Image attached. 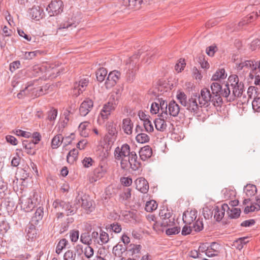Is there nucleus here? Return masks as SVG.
Segmentation results:
<instances>
[{
  "instance_id": "f257e3e1",
  "label": "nucleus",
  "mask_w": 260,
  "mask_h": 260,
  "mask_svg": "<svg viewBox=\"0 0 260 260\" xmlns=\"http://www.w3.org/2000/svg\"><path fill=\"white\" fill-rule=\"evenodd\" d=\"M221 85L217 82L211 84L210 89L203 88L200 93H193L189 98L183 91H178L176 98L179 103L193 115L200 113L202 107H208L211 103L215 107L221 106L222 99L220 96Z\"/></svg>"
},
{
  "instance_id": "f03ea898",
  "label": "nucleus",
  "mask_w": 260,
  "mask_h": 260,
  "mask_svg": "<svg viewBox=\"0 0 260 260\" xmlns=\"http://www.w3.org/2000/svg\"><path fill=\"white\" fill-rule=\"evenodd\" d=\"M245 91L244 83L239 81L237 75H232L229 77L228 82L223 89H221L220 94L221 97L223 96L226 98L230 102L239 99V101L243 104L248 103Z\"/></svg>"
},
{
  "instance_id": "7ed1b4c3",
  "label": "nucleus",
  "mask_w": 260,
  "mask_h": 260,
  "mask_svg": "<svg viewBox=\"0 0 260 260\" xmlns=\"http://www.w3.org/2000/svg\"><path fill=\"white\" fill-rule=\"evenodd\" d=\"M52 206L56 212V216L57 218L63 217L64 213L68 216L74 215L78 209V206L75 203L72 204L59 200L54 201Z\"/></svg>"
},
{
  "instance_id": "20e7f679",
  "label": "nucleus",
  "mask_w": 260,
  "mask_h": 260,
  "mask_svg": "<svg viewBox=\"0 0 260 260\" xmlns=\"http://www.w3.org/2000/svg\"><path fill=\"white\" fill-rule=\"evenodd\" d=\"M139 54H136L128 59L126 62L127 72V80L132 82L135 78L137 71L138 69V61L140 57Z\"/></svg>"
},
{
  "instance_id": "39448f33",
  "label": "nucleus",
  "mask_w": 260,
  "mask_h": 260,
  "mask_svg": "<svg viewBox=\"0 0 260 260\" xmlns=\"http://www.w3.org/2000/svg\"><path fill=\"white\" fill-rule=\"evenodd\" d=\"M92 237L93 245L96 247L108 243L109 240L108 233L102 230H100V233L96 231H93Z\"/></svg>"
},
{
  "instance_id": "423d86ee",
  "label": "nucleus",
  "mask_w": 260,
  "mask_h": 260,
  "mask_svg": "<svg viewBox=\"0 0 260 260\" xmlns=\"http://www.w3.org/2000/svg\"><path fill=\"white\" fill-rule=\"evenodd\" d=\"M226 210H229V207L227 204H224L223 205H222L221 207H219L218 206L215 207L212 212H210V211H209L210 214H207V217L206 216L205 212H207L208 210V209H204L203 214L204 215L205 218H209L211 216V214L214 213V218L216 219L217 221H220L223 217L225 211Z\"/></svg>"
},
{
  "instance_id": "0eeeda50",
  "label": "nucleus",
  "mask_w": 260,
  "mask_h": 260,
  "mask_svg": "<svg viewBox=\"0 0 260 260\" xmlns=\"http://www.w3.org/2000/svg\"><path fill=\"white\" fill-rule=\"evenodd\" d=\"M46 10L50 16L57 15L62 12L63 3L61 0L52 1Z\"/></svg>"
},
{
  "instance_id": "6e6552de",
  "label": "nucleus",
  "mask_w": 260,
  "mask_h": 260,
  "mask_svg": "<svg viewBox=\"0 0 260 260\" xmlns=\"http://www.w3.org/2000/svg\"><path fill=\"white\" fill-rule=\"evenodd\" d=\"M130 155V147L127 144H124L120 147H117L114 151V156L117 160L128 157Z\"/></svg>"
},
{
  "instance_id": "1a4fd4ad",
  "label": "nucleus",
  "mask_w": 260,
  "mask_h": 260,
  "mask_svg": "<svg viewBox=\"0 0 260 260\" xmlns=\"http://www.w3.org/2000/svg\"><path fill=\"white\" fill-rule=\"evenodd\" d=\"M80 201H81L82 207H83L87 212H90L92 211L94 208L92 206V202L90 199H88L86 196L80 197L78 196L75 200L74 203L79 207L78 203H80Z\"/></svg>"
},
{
  "instance_id": "9d476101",
  "label": "nucleus",
  "mask_w": 260,
  "mask_h": 260,
  "mask_svg": "<svg viewBox=\"0 0 260 260\" xmlns=\"http://www.w3.org/2000/svg\"><path fill=\"white\" fill-rule=\"evenodd\" d=\"M120 75V73L116 70L110 72L105 82L106 88H108L114 86L119 80Z\"/></svg>"
},
{
  "instance_id": "9b49d317",
  "label": "nucleus",
  "mask_w": 260,
  "mask_h": 260,
  "mask_svg": "<svg viewBox=\"0 0 260 260\" xmlns=\"http://www.w3.org/2000/svg\"><path fill=\"white\" fill-rule=\"evenodd\" d=\"M116 127V124L112 122H109L107 124L106 128L108 135L106 136V138L108 139L109 143H113L116 140L118 134Z\"/></svg>"
},
{
  "instance_id": "f8f14e48",
  "label": "nucleus",
  "mask_w": 260,
  "mask_h": 260,
  "mask_svg": "<svg viewBox=\"0 0 260 260\" xmlns=\"http://www.w3.org/2000/svg\"><path fill=\"white\" fill-rule=\"evenodd\" d=\"M93 101L89 98L86 99L81 104L79 112L81 116H85L93 108Z\"/></svg>"
},
{
  "instance_id": "ddd939ff",
  "label": "nucleus",
  "mask_w": 260,
  "mask_h": 260,
  "mask_svg": "<svg viewBox=\"0 0 260 260\" xmlns=\"http://www.w3.org/2000/svg\"><path fill=\"white\" fill-rule=\"evenodd\" d=\"M44 215V209L42 207L38 208L32 216L31 219L32 224L30 225L29 229L28 230L27 234L29 235L30 233V230H32L34 228V224H38L39 222L41 221Z\"/></svg>"
},
{
  "instance_id": "4468645a",
  "label": "nucleus",
  "mask_w": 260,
  "mask_h": 260,
  "mask_svg": "<svg viewBox=\"0 0 260 260\" xmlns=\"http://www.w3.org/2000/svg\"><path fill=\"white\" fill-rule=\"evenodd\" d=\"M88 83V78H83L81 79L78 83L76 82L74 85V93L78 96L81 93H82L85 90Z\"/></svg>"
},
{
  "instance_id": "2eb2a0df",
  "label": "nucleus",
  "mask_w": 260,
  "mask_h": 260,
  "mask_svg": "<svg viewBox=\"0 0 260 260\" xmlns=\"http://www.w3.org/2000/svg\"><path fill=\"white\" fill-rule=\"evenodd\" d=\"M136 189L143 193H146L149 189V184L146 180L143 178H139L136 180Z\"/></svg>"
},
{
  "instance_id": "dca6fc26",
  "label": "nucleus",
  "mask_w": 260,
  "mask_h": 260,
  "mask_svg": "<svg viewBox=\"0 0 260 260\" xmlns=\"http://www.w3.org/2000/svg\"><path fill=\"white\" fill-rule=\"evenodd\" d=\"M137 155L135 152H131V155L128 157L129 165L134 171L138 170L141 166V164L137 160Z\"/></svg>"
},
{
  "instance_id": "f3484780",
  "label": "nucleus",
  "mask_w": 260,
  "mask_h": 260,
  "mask_svg": "<svg viewBox=\"0 0 260 260\" xmlns=\"http://www.w3.org/2000/svg\"><path fill=\"white\" fill-rule=\"evenodd\" d=\"M197 211L195 210L184 212L182 219L186 224H190L197 218Z\"/></svg>"
},
{
  "instance_id": "a211bd4d",
  "label": "nucleus",
  "mask_w": 260,
  "mask_h": 260,
  "mask_svg": "<svg viewBox=\"0 0 260 260\" xmlns=\"http://www.w3.org/2000/svg\"><path fill=\"white\" fill-rule=\"evenodd\" d=\"M36 144L34 143V140H25L22 141V145L23 148H25L26 152L30 155L36 154Z\"/></svg>"
},
{
  "instance_id": "6ab92c4d",
  "label": "nucleus",
  "mask_w": 260,
  "mask_h": 260,
  "mask_svg": "<svg viewBox=\"0 0 260 260\" xmlns=\"http://www.w3.org/2000/svg\"><path fill=\"white\" fill-rule=\"evenodd\" d=\"M43 10L39 6H34L29 10L30 17L34 19L39 20L43 17Z\"/></svg>"
},
{
  "instance_id": "aec40b11",
  "label": "nucleus",
  "mask_w": 260,
  "mask_h": 260,
  "mask_svg": "<svg viewBox=\"0 0 260 260\" xmlns=\"http://www.w3.org/2000/svg\"><path fill=\"white\" fill-rule=\"evenodd\" d=\"M249 77L251 79L254 77V84L256 85H260V60L256 61L253 74H249Z\"/></svg>"
},
{
  "instance_id": "412c9836",
  "label": "nucleus",
  "mask_w": 260,
  "mask_h": 260,
  "mask_svg": "<svg viewBox=\"0 0 260 260\" xmlns=\"http://www.w3.org/2000/svg\"><path fill=\"white\" fill-rule=\"evenodd\" d=\"M117 104V99L115 98L114 95H112L110 97L108 102L103 105V107L111 114L115 110Z\"/></svg>"
},
{
  "instance_id": "4be33fe9",
  "label": "nucleus",
  "mask_w": 260,
  "mask_h": 260,
  "mask_svg": "<svg viewBox=\"0 0 260 260\" xmlns=\"http://www.w3.org/2000/svg\"><path fill=\"white\" fill-rule=\"evenodd\" d=\"M209 251H207L208 257L217 256L220 253L221 246L216 242H212L209 246Z\"/></svg>"
},
{
  "instance_id": "5701e85b",
  "label": "nucleus",
  "mask_w": 260,
  "mask_h": 260,
  "mask_svg": "<svg viewBox=\"0 0 260 260\" xmlns=\"http://www.w3.org/2000/svg\"><path fill=\"white\" fill-rule=\"evenodd\" d=\"M180 110V106L174 101H171L168 104V113L170 116L176 117Z\"/></svg>"
},
{
  "instance_id": "b1692460",
  "label": "nucleus",
  "mask_w": 260,
  "mask_h": 260,
  "mask_svg": "<svg viewBox=\"0 0 260 260\" xmlns=\"http://www.w3.org/2000/svg\"><path fill=\"white\" fill-rule=\"evenodd\" d=\"M152 154V151L151 148L148 145L143 147L139 151L140 157L143 161H145L147 159L150 158Z\"/></svg>"
},
{
  "instance_id": "393cba45",
  "label": "nucleus",
  "mask_w": 260,
  "mask_h": 260,
  "mask_svg": "<svg viewBox=\"0 0 260 260\" xmlns=\"http://www.w3.org/2000/svg\"><path fill=\"white\" fill-rule=\"evenodd\" d=\"M255 62L256 61L253 60H248L241 61L237 66V69L239 70H241L244 68L251 69V71L250 74H253V71L255 66Z\"/></svg>"
},
{
  "instance_id": "a878e982",
  "label": "nucleus",
  "mask_w": 260,
  "mask_h": 260,
  "mask_svg": "<svg viewBox=\"0 0 260 260\" xmlns=\"http://www.w3.org/2000/svg\"><path fill=\"white\" fill-rule=\"evenodd\" d=\"M165 119H166L163 118L161 117L155 119L154 123L155 124V128L157 131L164 132L166 129L167 124Z\"/></svg>"
},
{
  "instance_id": "bb28decb",
  "label": "nucleus",
  "mask_w": 260,
  "mask_h": 260,
  "mask_svg": "<svg viewBox=\"0 0 260 260\" xmlns=\"http://www.w3.org/2000/svg\"><path fill=\"white\" fill-rule=\"evenodd\" d=\"M122 128L125 133L127 135H130L132 133V129L133 127V123L131 120L127 118L123 120Z\"/></svg>"
},
{
  "instance_id": "cd10ccee",
  "label": "nucleus",
  "mask_w": 260,
  "mask_h": 260,
  "mask_svg": "<svg viewBox=\"0 0 260 260\" xmlns=\"http://www.w3.org/2000/svg\"><path fill=\"white\" fill-rule=\"evenodd\" d=\"M158 103L159 106V110H160L161 111L160 117L167 119L168 117V113L167 110V109L168 108V105L167 102L162 100L161 101L158 100Z\"/></svg>"
},
{
  "instance_id": "c85d7f7f",
  "label": "nucleus",
  "mask_w": 260,
  "mask_h": 260,
  "mask_svg": "<svg viewBox=\"0 0 260 260\" xmlns=\"http://www.w3.org/2000/svg\"><path fill=\"white\" fill-rule=\"evenodd\" d=\"M126 248L125 245L121 244H117L113 248V253L117 257L122 256L123 253L126 251Z\"/></svg>"
},
{
  "instance_id": "c756f323",
  "label": "nucleus",
  "mask_w": 260,
  "mask_h": 260,
  "mask_svg": "<svg viewBox=\"0 0 260 260\" xmlns=\"http://www.w3.org/2000/svg\"><path fill=\"white\" fill-rule=\"evenodd\" d=\"M110 115L111 114L108 112V111L103 107L99 115L98 122L100 124L103 123L106 120H107L109 118Z\"/></svg>"
},
{
  "instance_id": "7c9ffc66",
  "label": "nucleus",
  "mask_w": 260,
  "mask_h": 260,
  "mask_svg": "<svg viewBox=\"0 0 260 260\" xmlns=\"http://www.w3.org/2000/svg\"><path fill=\"white\" fill-rule=\"evenodd\" d=\"M78 154V150L77 149L74 148L71 150L67 155V161L71 164H73L77 158Z\"/></svg>"
},
{
  "instance_id": "2f4dec72",
  "label": "nucleus",
  "mask_w": 260,
  "mask_h": 260,
  "mask_svg": "<svg viewBox=\"0 0 260 260\" xmlns=\"http://www.w3.org/2000/svg\"><path fill=\"white\" fill-rule=\"evenodd\" d=\"M247 239V237H242L239 238L234 242L233 246L236 249L238 250H241L243 248L244 246L248 242V241L246 240Z\"/></svg>"
},
{
  "instance_id": "473e14b6",
  "label": "nucleus",
  "mask_w": 260,
  "mask_h": 260,
  "mask_svg": "<svg viewBox=\"0 0 260 260\" xmlns=\"http://www.w3.org/2000/svg\"><path fill=\"white\" fill-rule=\"evenodd\" d=\"M258 16H260V10L259 11L258 14L257 12H254L253 11L251 13L249 14L246 18H245L243 22H240L239 24L240 26H242L246 23L252 22Z\"/></svg>"
},
{
  "instance_id": "72a5a7b5",
  "label": "nucleus",
  "mask_w": 260,
  "mask_h": 260,
  "mask_svg": "<svg viewBox=\"0 0 260 260\" xmlns=\"http://www.w3.org/2000/svg\"><path fill=\"white\" fill-rule=\"evenodd\" d=\"M63 137L61 134H58L54 137L51 142V147L53 149L57 148L61 144Z\"/></svg>"
},
{
  "instance_id": "f704fd0d",
  "label": "nucleus",
  "mask_w": 260,
  "mask_h": 260,
  "mask_svg": "<svg viewBox=\"0 0 260 260\" xmlns=\"http://www.w3.org/2000/svg\"><path fill=\"white\" fill-rule=\"evenodd\" d=\"M107 75V71L104 68H100L96 72V76L98 81L102 82Z\"/></svg>"
},
{
  "instance_id": "c9c22d12",
  "label": "nucleus",
  "mask_w": 260,
  "mask_h": 260,
  "mask_svg": "<svg viewBox=\"0 0 260 260\" xmlns=\"http://www.w3.org/2000/svg\"><path fill=\"white\" fill-rule=\"evenodd\" d=\"M157 208V204L154 200H151L146 202L145 205V210L147 212H151L156 210Z\"/></svg>"
},
{
  "instance_id": "e433bc0d",
  "label": "nucleus",
  "mask_w": 260,
  "mask_h": 260,
  "mask_svg": "<svg viewBox=\"0 0 260 260\" xmlns=\"http://www.w3.org/2000/svg\"><path fill=\"white\" fill-rule=\"evenodd\" d=\"M226 211L230 218H238L241 213L240 209L236 208H233L231 210H226Z\"/></svg>"
},
{
  "instance_id": "4c0bfd02",
  "label": "nucleus",
  "mask_w": 260,
  "mask_h": 260,
  "mask_svg": "<svg viewBox=\"0 0 260 260\" xmlns=\"http://www.w3.org/2000/svg\"><path fill=\"white\" fill-rule=\"evenodd\" d=\"M244 190L247 197H251L256 192V187L254 185L249 184L245 187Z\"/></svg>"
},
{
  "instance_id": "58836bf2",
  "label": "nucleus",
  "mask_w": 260,
  "mask_h": 260,
  "mask_svg": "<svg viewBox=\"0 0 260 260\" xmlns=\"http://www.w3.org/2000/svg\"><path fill=\"white\" fill-rule=\"evenodd\" d=\"M91 239H89V232L82 233L80 235V241L83 244L88 246L91 245Z\"/></svg>"
},
{
  "instance_id": "ea45409f",
  "label": "nucleus",
  "mask_w": 260,
  "mask_h": 260,
  "mask_svg": "<svg viewBox=\"0 0 260 260\" xmlns=\"http://www.w3.org/2000/svg\"><path fill=\"white\" fill-rule=\"evenodd\" d=\"M136 140L138 143L142 144L149 142L150 138L147 134L140 133L136 137Z\"/></svg>"
},
{
  "instance_id": "a19ab883",
  "label": "nucleus",
  "mask_w": 260,
  "mask_h": 260,
  "mask_svg": "<svg viewBox=\"0 0 260 260\" xmlns=\"http://www.w3.org/2000/svg\"><path fill=\"white\" fill-rule=\"evenodd\" d=\"M226 75H225L224 69H221L217 70L212 76V80L213 81H217L220 79H224Z\"/></svg>"
},
{
  "instance_id": "79ce46f5",
  "label": "nucleus",
  "mask_w": 260,
  "mask_h": 260,
  "mask_svg": "<svg viewBox=\"0 0 260 260\" xmlns=\"http://www.w3.org/2000/svg\"><path fill=\"white\" fill-rule=\"evenodd\" d=\"M123 4L126 6L128 7L129 9H139L140 8L137 2V0H122Z\"/></svg>"
},
{
  "instance_id": "37998d69",
  "label": "nucleus",
  "mask_w": 260,
  "mask_h": 260,
  "mask_svg": "<svg viewBox=\"0 0 260 260\" xmlns=\"http://www.w3.org/2000/svg\"><path fill=\"white\" fill-rule=\"evenodd\" d=\"M76 252L72 250H68L63 255V260H76Z\"/></svg>"
},
{
  "instance_id": "c03bdc74",
  "label": "nucleus",
  "mask_w": 260,
  "mask_h": 260,
  "mask_svg": "<svg viewBox=\"0 0 260 260\" xmlns=\"http://www.w3.org/2000/svg\"><path fill=\"white\" fill-rule=\"evenodd\" d=\"M68 244V241L67 239H61L59 241V242L56 246V252L57 254H59L61 252L62 250L66 247V246Z\"/></svg>"
},
{
  "instance_id": "a18cd8bd",
  "label": "nucleus",
  "mask_w": 260,
  "mask_h": 260,
  "mask_svg": "<svg viewBox=\"0 0 260 260\" xmlns=\"http://www.w3.org/2000/svg\"><path fill=\"white\" fill-rule=\"evenodd\" d=\"M76 24L73 21L68 20L67 21L62 22L58 27V29H68L70 27H76Z\"/></svg>"
},
{
  "instance_id": "49530a36",
  "label": "nucleus",
  "mask_w": 260,
  "mask_h": 260,
  "mask_svg": "<svg viewBox=\"0 0 260 260\" xmlns=\"http://www.w3.org/2000/svg\"><path fill=\"white\" fill-rule=\"evenodd\" d=\"M28 201L31 202L30 207H35L39 204L40 199H39L38 194L36 192H34L33 196L28 198Z\"/></svg>"
},
{
  "instance_id": "de8ad7c7",
  "label": "nucleus",
  "mask_w": 260,
  "mask_h": 260,
  "mask_svg": "<svg viewBox=\"0 0 260 260\" xmlns=\"http://www.w3.org/2000/svg\"><path fill=\"white\" fill-rule=\"evenodd\" d=\"M192 230H194L195 232H200L203 229V223L202 220L198 219L194 223H193L192 226H191Z\"/></svg>"
},
{
  "instance_id": "09e8293b",
  "label": "nucleus",
  "mask_w": 260,
  "mask_h": 260,
  "mask_svg": "<svg viewBox=\"0 0 260 260\" xmlns=\"http://www.w3.org/2000/svg\"><path fill=\"white\" fill-rule=\"evenodd\" d=\"M253 109L256 112H260V96H254L252 102Z\"/></svg>"
},
{
  "instance_id": "8fccbe9b",
  "label": "nucleus",
  "mask_w": 260,
  "mask_h": 260,
  "mask_svg": "<svg viewBox=\"0 0 260 260\" xmlns=\"http://www.w3.org/2000/svg\"><path fill=\"white\" fill-rule=\"evenodd\" d=\"M21 201V207L27 212H28L32 209L34 207H30L31 202L28 201V198L26 200H22Z\"/></svg>"
},
{
  "instance_id": "3c124183",
  "label": "nucleus",
  "mask_w": 260,
  "mask_h": 260,
  "mask_svg": "<svg viewBox=\"0 0 260 260\" xmlns=\"http://www.w3.org/2000/svg\"><path fill=\"white\" fill-rule=\"evenodd\" d=\"M180 231V228L178 226H174L168 228L166 231V234L168 236H172L178 234Z\"/></svg>"
},
{
  "instance_id": "603ef678",
  "label": "nucleus",
  "mask_w": 260,
  "mask_h": 260,
  "mask_svg": "<svg viewBox=\"0 0 260 260\" xmlns=\"http://www.w3.org/2000/svg\"><path fill=\"white\" fill-rule=\"evenodd\" d=\"M256 89H257V88H256L254 86L249 87L247 91V94L248 96V98L247 97V98L248 99V102L249 101V99H252L253 98V97L254 98V96H256L255 94L257 93Z\"/></svg>"
},
{
  "instance_id": "864d4df0",
  "label": "nucleus",
  "mask_w": 260,
  "mask_h": 260,
  "mask_svg": "<svg viewBox=\"0 0 260 260\" xmlns=\"http://www.w3.org/2000/svg\"><path fill=\"white\" fill-rule=\"evenodd\" d=\"M108 229H111L115 233H120L122 230L121 225L116 222L110 224L109 225Z\"/></svg>"
},
{
  "instance_id": "5fc2aeb1",
  "label": "nucleus",
  "mask_w": 260,
  "mask_h": 260,
  "mask_svg": "<svg viewBox=\"0 0 260 260\" xmlns=\"http://www.w3.org/2000/svg\"><path fill=\"white\" fill-rule=\"evenodd\" d=\"M260 210V206L258 204L250 206H246L244 209V213L247 214L250 212H253L255 210L258 211Z\"/></svg>"
},
{
  "instance_id": "6e6d98bb",
  "label": "nucleus",
  "mask_w": 260,
  "mask_h": 260,
  "mask_svg": "<svg viewBox=\"0 0 260 260\" xmlns=\"http://www.w3.org/2000/svg\"><path fill=\"white\" fill-rule=\"evenodd\" d=\"M79 232L78 230H72L70 232V238L72 242H76L78 241Z\"/></svg>"
},
{
  "instance_id": "4d7b16f0",
  "label": "nucleus",
  "mask_w": 260,
  "mask_h": 260,
  "mask_svg": "<svg viewBox=\"0 0 260 260\" xmlns=\"http://www.w3.org/2000/svg\"><path fill=\"white\" fill-rule=\"evenodd\" d=\"M161 220V225L162 226H172L174 223L175 218L174 217H172L169 219H164Z\"/></svg>"
},
{
  "instance_id": "13d9d810",
  "label": "nucleus",
  "mask_w": 260,
  "mask_h": 260,
  "mask_svg": "<svg viewBox=\"0 0 260 260\" xmlns=\"http://www.w3.org/2000/svg\"><path fill=\"white\" fill-rule=\"evenodd\" d=\"M57 115V110L55 109H52L48 112L47 119L50 121L54 120Z\"/></svg>"
},
{
  "instance_id": "bf43d9fd",
  "label": "nucleus",
  "mask_w": 260,
  "mask_h": 260,
  "mask_svg": "<svg viewBox=\"0 0 260 260\" xmlns=\"http://www.w3.org/2000/svg\"><path fill=\"white\" fill-rule=\"evenodd\" d=\"M93 249L91 246H90V245H87V246L85 248L84 255L87 258H89L93 256Z\"/></svg>"
},
{
  "instance_id": "052dcab7",
  "label": "nucleus",
  "mask_w": 260,
  "mask_h": 260,
  "mask_svg": "<svg viewBox=\"0 0 260 260\" xmlns=\"http://www.w3.org/2000/svg\"><path fill=\"white\" fill-rule=\"evenodd\" d=\"M143 125L146 132L150 133L153 131V126L150 119L144 122Z\"/></svg>"
},
{
  "instance_id": "680f3d73",
  "label": "nucleus",
  "mask_w": 260,
  "mask_h": 260,
  "mask_svg": "<svg viewBox=\"0 0 260 260\" xmlns=\"http://www.w3.org/2000/svg\"><path fill=\"white\" fill-rule=\"evenodd\" d=\"M131 197V189L127 188L124 190L123 192L120 194V198L123 200H126Z\"/></svg>"
},
{
  "instance_id": "e2e57ef3",
  "label": "nucleus",
  "mask_w": 260,
  "mask_h": 260,
  "mask_svg": "<svg viewBox=\"0 0 260 260\" xmlns=\"http://www.w3.org/2000/svg\"><path fill=\"white\" fill-rule=\"evenodd\" d=\"M159 216L161 219V220H163L164 219H169V218H171L172 217V213L169 212L168 210H161L159 213Z\"/></svg>"
},
{
  "instance_id": "0e129e2a",
  "label": "nucleus",
  "mask_w": 260,
  "mask_h": 260,
  "mask_svg": "<svg viewBox=\"0 0 260 260\" xmlns=\"http://www.w3.org/2000/svg\"><path fill=\"white\" fill-rule=\"evenodd\" d=\"M93 174L96 177V179L102 178L104 174L103 168L101 167L95 169L93 171Z\"/></svg>"
},
{
  "instance_id": "69168bd1",
  "label": "nucleus",
  "mask_w": 260,
  "mask_h": 260,
  "mask_svg": "<svg viewBox=\"0 0 260 260\" xmlns=\"http://www.w3.org/2000/svg\"><path fill=\"white\" fill-rule=\"evenodd\" d=\"M209 251V246L207 243H202L200 245L198 251L200 252V253H205L207 256V251Z\"/></svg>"
},
{
  "instance_id": "338daca9",
  "label": "nucleus",
  "mask_w": 260,
  "mask_h": 260,
  "mask_svg": "<svg viewBox=\"0 0 260 260\" xmlns=\"http://www.w3.org/2000/svg\"><path fill=\"white\" fill-rule=\"evenodd\" d=\"M15 135L18 136H21L25 138H29L30 136V133L21 129H16L14 132Z\"/></svg>"
},
{
  "instance_id": "774afa93",
  "label": "nucleus",
  "mask_w": 260,
  "mask_h": 260,
  "mask_svg": "<svg viewBox=\"0 0 260 260\" xmlns=\"http://www.w3.org/2000/svg\"><path fill=\"white\" fill-rule=\"evenodd\" d=\"M185 63L184 60L180 59L178 63H177L175 67V70L178 72H181L185 67Z\"/></svg>"
}]
</instances>
